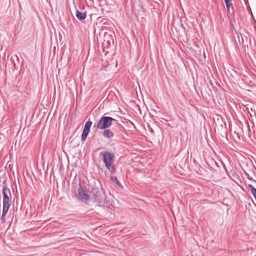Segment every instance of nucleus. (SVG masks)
Listing matches in <instances>:
<instances>
[{
  "mask_svg": "<svg viewBox=\"0 0 256 256\" xmlns=\"http://www.w3.org/2000/svg\"><path fill=\"white\" fill-rule=\"evenodd\" d=\"M15 56H16V58L18 60V56L16 55Z\"/></svg>",
  "mask_w": 256,
  "mask_h": 256,
  "instance_id": "nucleus-15",
  "label": "nucleus"
},
{
  "mask_svg": "<svg viewBox=\"0 0 256 256\" xmlns=\"http://www.w3.org/2000/svg\"><path fill=\"white\" fill-rule=\"evenodd\" d=\"M255 199H256V198Z\"/></svg>",
  "mask_w": 256,
  "mask_h": 256,
  "instance_id": "nucleus-16",
  "label": "nucleus"
},
{
  "mask_svg": "<svg viewBox=\"0 0 256 256\" xmlns=\"http://www.w3.org/2000/svg\"><path fill=\"white\" fill-rule=\"evenodd\" d=\"M100 156L102 157V160L108 171L112 174H114L116 172L114 164V154L108 151H104L100 153Z\"/></svg>",
  "mask_w": 256,
  "mask_h": 256,
  "instance_id": "nucleus-1",
  "label": "nucleus"
},
{
  "mask_svg": "<svg viewBox=\"0 0 256 256\" xmlns=\"http://www.w3.org/2000/svg\"><path fill=\"white\" fill-rule=\"evenodd\" d=\"M92 122H90V120L88 121L84 125V130L90 131V127L92 126Z\"/></svg>",
  "mask_w": 256,
  "mask_h": 256,
  "instance_id": "nucleus-10",
  "label": "nucleus"
},
{
  "mask_svg": "<svg viewBox=\"0 0 256 256\" xmlns=\"http://www.w3.org/2000/svg\"><path fill=\"white\" fill-rule=\"evenodd\" d=\"M111 179H112V181H116V180H118V178H116V176H112V177Z\"/></svg>",
  "mask_w": 256,
  "mask_h": 256,
  "instance_id": "nucleus-13",
  "label": "nucleus"
},
{
  "mask_svg": "<svg viewBox=\"0 0 256 256\" xmlns=\"http://www.w3.org/2000/svg\"><path fill=\"white\" fill-rule=\"evenodd\" d=\"M78 198L82 202H86L90 200V196L86 192L82 187L80 186L78 190Z\"/></svg>",
  "mask_w": 256,
  "mask_h": 256,
  "instance_id": "nucleus-3",
  "label": "nucleus"
},
{
  "mask_svg": "<svg viewBox=\"0 0 256 256\" xmlns=\"http://www.w3.org/2000/svg\"><path fill=\"white\" fill-rule=\"evenodd\" d=\"M116 122V120L110 116H102L98 122L96 126L100 130H105L110 126L112 122Z\"/></svg>",
  "mask_w": 256,
  "mask_h": 256,
  "instance_id": "nucleus-2",
  "label": "nucleus"
},
{
  "mask_svg": "<svg viewBox=\"0 0 256 256\" xmlns=\"http://www.w3.org/2000/svg\"><path fill=\"white\" fill-rule=\"evenodd\" d=\"M3 194V204H11V200L9 196L11 197V193L9 188L6 186H4L2 190Z\"/></svg>",
  "mask_w": 256,
  "mask_h": 256,
  "instance_id": "nucleus-4",
  "label": "nucleus"
},
{
  "mask_svg": "<svg viewBox=\"0 0 256 256\" xmlns=\"http://www.w3.org/2000/svg\"><path fill=\"white\" fill-rule=\"evenodd\" d=\"M107 202L106 201V199L104 198V200H98V203L100 204H102L104 206H105V204H106Z\"/></svg>",
  "mask_w": 256,
  "mask_h": 256,
  "instance_id": "nucleus-12",
  "label": "nucleus"
},
{
  "mask_svg": "<svg viewBox=\"0 0 256 256\" xmlns=\"http://www.w3.org/2000/svg\"><path fill=\"white\" fill-rule=\"evenodd\" d=\"M224 2L228 10V11H230V6H231L230 0H225Z\"/></svg>",
  "mask_w": 256,
  "mask_h": 256,
  "instance_id": "nucleus-11",
  "label": "nucleus"
},
{
  "mask_svg": "<svg viewBox=\"0 0 256 256\" xmlns=\"http://www.w3.org/2000/svg\"><path fill=\"white\" fill-rule=\"evenodd\" d=\"M116 182L118 186H120V183L118 180Z\"/></svg>",
  "mask_w": 256,
  "mask_h": 256,
  "instance_id": "nucleus-14",
  "label": "nucleus"
},
{
  "mask_svg": "<svg viewBox=\"0 0 256 256\" xmlns=\"http://www.w3.org/2000/svg\"><path fill=\"white\" fill-rule=\"evenodd\" d=\"M103 136L107 138H111L114 137L113 132L109 129H105L103 132Z\"/></svg>",
  "mask_w": 256,
  "mask_h": 256,
  "instance_id": "nucleus-6",
  "label": "nucleus"
},
{
  "mask_svg": "<svg viewBox=\"0 0 256 256\" xmlns=\"http://www.w3.org/2000/svg\"><path fill=\"white\" fill-rule=\"evenodd\" d=\"M86 12H82L78 10H76V18L80 20H82L86 18Z\"/></svg>",
  "mask_w": 256,
  "mask_h": 256,
  "instance_id": "nucleus-5",
  "label": "nucleus"
},
{
  "mask_svg": "<svg viewBox=\"0 0 256 256\" xmlns=\"http://www.w3.org/2000/svg\"><path fill=\"white\" fill-rule=\"evenodd\" d=\"M90 131L83 130L82 133V140L85 141Z\"/></svg>",
  "mask_w": 256,
  "mask_h": 256,
  "instance_id": "nucleus-9",
  "label": "nucleus"
},
{
  "mask_svg": "<svg viewBox=\"0 0 256 256\" xmlns=\"http://www.w3.org/2000/svg\"><path fill=\"white\" fill-rule=\"evenodd\" d=\"M10 205L11 204H3L2 212V219L4 218V216L7 214Z\"/></svg>",
  "mask_w": 256,
  "mask_h": 256,
  "instance_id": "nucleus-7",
  "label": "nucleus"
},
{
  "mask_svg": "<svg viewBox=\"0 0 256 256\" xmlns=\"http://www.w3.org/2000/svg\"><path fill=\"white\" fill-rule=\"evenodd\" d=\"M248 188L252 194L254 196V198H256V188L252 185L248 184Z\"/></svg>",
  "mask_w": 256,
  "mask_h": 256,
  "instance_id": "nucleus-8",
  "label": "nucleus"
}]
</instances>
